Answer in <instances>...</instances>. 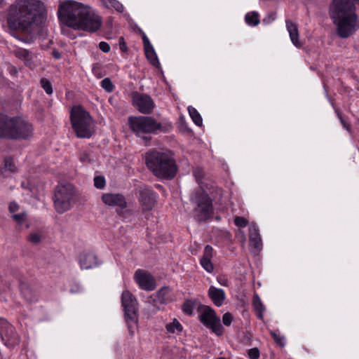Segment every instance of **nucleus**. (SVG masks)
Instances as JSON below:
<instances>
[{
  "label": "nucleus",
  "mask_w": 359,
  "mask_h": 359,
  "mask_svg": "<svg viewBox=\"0 0 359 359\" xmlns=\"http://www.w3.org/2000/svg\"><path fill=\"white\" fill-rule=\"evenodd\" d=\"M48 8L43 0H14L5 11L8 27L33 36L44 26Z\"/></svg>",
  "instance_id": "1"
},
{
  "label": "nucleus",
  "mask_w": 359,
  "mask_h": 359,
  "mask_svg": "<svg viewBox=\"0 0 359 359\" xmlns=\"http://www.w3.org/2000/svg\"><path fill=\"white\" fill-rule=\"evenodd\" d=\"M57 16L62 34L69 35L68 28L89 32L97 31L102 25V18L92 11L90 7L73 0H63L58 3Z\"/></svg>",
  "instance_id": "2"
},
{
  "label": "nucleus",
  "mask_w": 359,
  "mask_h": 359,
  "mask_svg": "<svg viewBox=\"0 0 359 359\" xmlns=\"http://www.w3.org/2000/svg\"><path fill=\"white\" fill-rule=\"evenodd\" d=\"M355 4H359V0H333L330 6V17L341 38L348 37L358 27Z\"/></svg>",
  "instance_id": "3"
},
{
  "label": "nucleus",
  "mask_w": 359,
  "mask_h": 359,
  "mask_svg": "<svg viewBox=\"0 0 359 359\" xmlns=\"http://www.w3.org/2000/svg\"><path fill=\"white\" fill-rule=\"evenodd\" d=\"M145 161L149 170L159 178L172 179L177 173V165L170 151H149L145 154Z\"/></svg>",
  "instance_id": "4"
},
{
  "label": "nucleus",
  "mask_w": 359,
  "mask_h": 359,
  "mask_svg": "<svg viewBox=\"0 0 359 359\" xmlns=\"http://www.w3.org/2000/svg\"><path fill=\"white\" fill-rule=\"evenodd\" d=\"M33 134L32 125L20 118L0 114V137L11 140L27 139Z\"/></svg>",
  "instance_id": "5"
},
{
  "label": "nucleus",
  "mask_w": 359,
  "mask_h": 359,
  "mask_svg": "<svg viewBox=\"0 0 359 359\" xmlns=\"http://www.w3.org/2000/svg\"><path fill=\"white\" fill-rule=\"evenodd\" d=\"M72 128L80 138H89L94 132V121L90 114L81 105L74 106L70 112Z\"/></svg>",
  "instance_id": "6"
},
{
  "label": "nucleus",
  "mask_w": 359,
  "mask_h": 359,
  "mask_svg": "<svg viewBox=\"0 0 359 359\" xmlns=\"http://www.w3.org/2000/svg\"><path fill=\"white\" fill-rule=\"evenodd\" d=\"M194 205L195 217L200 221L210 218L213 213L212 201L208 194L201 188L196 189L190 198Z\"/></svg>",
  "instance_id": "7"
},
{
  "label": "nucleus",
  "mask_w": 359,
  "mask_h": 359,
  "mask_svg": "<svg viewBox=\"0 0 359 359\" xmlns=\"http://www.w3.org/2000/svg\"><path fill=\"white\" fill-rule=\"evenodd\" d=\"M75 189L69 183L57 186L54 196V206L57 212L62 214L69 210L74 202Z\"/></svg>",
  "instance_id": "8"
},
{
  "label": "nucleus",
  "mask_w": 359,
  "mask_h": 359,
  "mask_svg": "<svg viewBox=\"0 0 359 359\" xmlns=\"http://www.w3.org/2000/svg\"><path fill=\"white\" fill-rule=\"evenodd\" d=\"M121 303L124 309L125 319L131 336L135 334L138 322L137 303L135 297L128 291L122 293Z\"/></svg>",
  "instance_id": "9"
},
{
  "label": "nucleus",
  "mask_w": 359,
  "mask_h": 359,
  "mask_svg": "<svg viewBox=\"0 0 359 359\" xmlns=\"http://www.w3.org/2000/svg\"><path fill=\"white\" fill-rule=\"evenodd\" d=\"M128 124L132 131L145 140L146 143L150 140L146 135L154 133L161 128L159 123L148 116L130 117Z\"/></svg>",
  "instance_id": "10"
},
{
  "label": "nucleus",
  "mask_w": 359,
  "mask_h": 359,
  "mask_svg": "<svg viewBox=\"0 0 359 359\" xmlns=\"http://www.w3.org/2000/svg\"><path fill=\"white\" fill-rule=\"evenodd\" d=\"M199 320L212 332L218 336L223 334L224 328L221 320L214 309L208 306H202L199 313Z\"/></svg>",
  "instance_id": "11"
},
{
  "label": "nucleus",
  "mask_w": 359,
  "mask_h": 359,
  "mask_svg": "<svg viewBox=\"0 0 359 359\" xmlns=\"http://www.w3.org/2000/svg\"><path fill=\"white\" fill-rule=\"evenodd\" d=\"M0 337L4 345L13 348L20 343V337L15 327L5 318H0Z\"/></svg>",
  "instance_id": "12"
},
{
  "label": "nucleus",
  "mask_w": 359,
  "mask_h": 359,
  "mask_svg": "<svg viewBox=\"0 0 359 359\" xmlns=\"http://www.w3.org/2000/svg\"><path fill=\"white\" fill-rule=\"evenodd\" d=\"M134 280L142 290L151 291L156 287L154 278L145 270L137 269L134 273Z\"/></svg>",
  "instance_id": "13"
},
{
  "label": "nucleus",
  "mask_w": 359,
  "mask_h": 359,
  "mask_svg": "<svg viewBox=\"0 0 359 359\" xmlns=\"http://www.w3.org/2000/svg\"><path fill=\"white\" fill-rule=\"evenodd\" d=\"M133 102L134 106L142 114L150 113L154 107L151 97L145 94H135L133 97Z\"/></svg>",
  "instance_id": "14"
},
{
  "label": "nucleus",
  "mask_w": 359,
  "mask_h": 359,
  "mask_svg": "<svg viewBox=\"0 0 359 359\" xmlns=\"http://www.w3.org/2000/svg\"><path fill=\"white\" fill-rule=\"evenodd\" d=\"M156 194L150 189L143 187L140 190L139 201L144 211L151 210L156 203Z\"/></svg>",
  "instance_id": "15"
},
{
  "label": "nucleus",
  "mask_w": 359,
  "mask_h": 359,
  "mask_svg": "<svg viewBox=\"0 0 359 359\" xmlns=\"http://www.w3.org/2000/svg\"><path fill=\"white\" fill-rule=\"evenodd\" d=\"M102 201L108 206L116 207L120 209H124L127 207L125 197L120 194H104L102 196Z\"/></svg>",
  "instance_id": "16"
},
{
  "label": "nucleus",
  "mask_w": 359,
  "mask_h": 359,
  "mask_svg": "<svg viewBox=\"0 0 359 359\" xmlns=\"http://www.w3.org/2000/svg\"><path fill=\"white\" fill-rule=\"evenodd\" d=\"M141 36L147 60L153 66L157 67L159 65V61L153 46L150 43L145 33L142 31H141Z\"/></svg>",
  "instance_id": "17"
},
{
  "label": "nucleus",
  "mask_w": 359,
  "mask_h": 359,
  "mask_svg": "<svg viewBox=\"0 0 359 359\" xmlns=\"http://www.w3.org/2000/svg\"><path fill=\"white\" fill-rule=\"evenodd\" d=\"M79 264L82 269H90L97 266L100 263L97 256L92 252H83L79 257Z\"/></svg>",
  "instance_id": "18"
},
{
  "label": "nucleus",
  "mask_w": 359,
  "mask_h": 359,
  "mask_svg": "<svg viewBox=\"0 0 359 359\" xmlns=\"http://www.w3.org/2000/svg\"><path fill=\"white\" fill-rule=\"evenodd\" d=\"M208 295L213 304L217 307L222 306L226 299V294L224 290L212 285L209 287Z\"/></svg>",
  "instance_id": "19"
},
{
  "label": "nucleus",
  "mask_w": 359,
  "mask_h": 359,
  "mask_svg": "<svg viewBox=\"0 0 359 359\" xmlns=\"http://www.w3.org/2000/svg\"><path fill=\"white\" fill-rule=\"evenodd\" d=\"M213 255V248L207 245L205 247L203 255L201 259V265L208 273H212L214 270V266L211 262V259Z\"/></svg>",
  "instance_id": "20"
},
{
  "label": "nucleus",
  "mask_w": 359,
  "mask_h": 359,
  "mask_svg": "<svg viewBox=\"0 0 359 359\" xmlns=\"http://www.w3.org/2000/svg\"><path fill=\"white\" fill-rule=\"evenodd\" d=\"M286 27L292 43L297 48L302 46V43L299 41V32L297 25L290 20H286Z\"/></svg>",
  "instance_id": "21"
},
{
  "label": "nucleus",
  "mask_w": 359,
  "mask_h": 359,
  "mask_svg": "<svg viewBox=\"0 0 359 359\" xmlns=\"http://www.w3.org/2000/svg\"><path fill=\"white\" fill-rule=\"evenodd\" d=\"M14 55L20 60H22L27 66H30L33 62L34 55L26 49L19 48L15 50Z\"/></svg>",
  "instance_id": "22"
},
{
  "label": "nucleus",
  "mask_w": 359,
  "mask_h": 359,
  "mask_svg": "<svg viewBox=\"0 0 359 359\" xmlns=\"http://www.w3.org/2000/svg\"><path fill=\"white\" fill-rule=\"evenodd\" d=\"M249 231L250 243L255 248L259 249L262 245V241L258 228L255 225H251Z\"/></svg>",
  "instance_id": "23"
},
{
  "label": "nucleus",
  "mask_w": 359,
  "mask_h": 359,
  "mask_svg": "<svg viewBox=\"0 0 359 359\" xmlns=\"http://www.w3.org/2000/svg\"><path fill=\"white\" fill-rule=\"evenodd\" d=\"M252 305L257 313V317L259 319L263 320L264 313L266 309L257 294H255L253 296Z\"/></svg>",
  "instance_id": "24"
},
{
  "label": "nucleus",
  "mask_w": 359,
  "mask_h": 359,
  "mask_svg": "<svg viewBox=\"0 0 359 359\" xmlns=\"http://www.w3.org/2000/svg\"><path fill=\"white\" fill-rule=\"evenodd\" d=\"M171 289L169 287H163L161 288L156 293V297L159 302L166 303L171 300L170 293Z\"/></svg>",
  "instance_id": "25"
},
{
  "label": "nucleus",
  "mask_w": 359,
  "mask_h": 359,
  "mask_svg": "<svg viewBox=\"0 0 359 359\" xmlns=\"http://www.w3.org/2000/svg\"><path fill=\"white\" fill-rule=\"evenodd\" d=\"M183 327L177 318H174L172 321L165 325V330L168 333L174 334L182 331Z\"/></svg>",
  "instance_id": "26"
},
{
  "label": "nucleus",
  "mask_w": 359,
  "mask_h": 359,
  "mask_svg": "<svg viewBox=\"0 0 359 359\" xmlns=\"http://www.w3.org/2000/svg\"><path fill=\"white\" fill-rule=\"evenodd\" d=\"M245 22L250 26H257L259 23V15L256 11L248 13L245 16Z\"/></svg>",
  "instance_id": "27"
},
{
  "label": "nucleus",
  "mask_w": 359,
  "mask_h": 359,
  "mask_svg": "<svg viewBox=\"0 0 359 359\" xmlns=\"http://www.w3.org/2000/svg\"><path fill=\"white\" fill-rule=\"evenodd\" d=\"M2 174L6 172H14L16 171V166L13 158L7 157L4 159V167L0 169Z\"/></svg>",
  "instance_id": "28"
},
{
  "label": "nucleus",
  "mask_w": 359,
  "mask_h": 359,
  "mask_svg": "<svg viewBox=\"0 0 359 359\" xmlns=\"http://www.w3.org/2000/svg\"><path fill=\"white\" fill-rule=\"evenodd\" d=\"M188 111L194 123L198 126H201L203 124V119L198 111L191 106L188 107Z\"/></svg>",
  "instance_id": "29"
},
{
  "label": "nucleus",
  "mask_w": 359,
  "mask_h": 359,
  "mask_svg": "<svg viewBox=\"0 0 359 359\" xmlns=\"http://www.w3.org/2000/svg\"><path fill=\"white\" fill-rule=\"evenodd\" d=\"M103 4L107 8H113L116 11L122 13L124 10L123 4L118 0H102Z\"/></svg>",
  "instance_id": "30"
},
{
  "label": "nucleus",
  "mask_w": 359,
  "mask_h": 359,
  "mask_svg": "<svg viewBox=\"0 0 359 359\" xmlns=\"http://www.w3.org/2000/svg\"><path fill=\"white\" fill-rule=\"evenodd\" d=\"M196 306V302L194 300H187L182 305V311L187 315H191Z\"/></svg>",
  "instance_id": "31"
},
{
  "label": "nucleus",
  "mask_w": 359,
  "mask_h": 359,
  "mask_svg": "<svg viewBox=\"0 0 359 359\" xmlns=\"http://www.w3.org/2000/svg\"><path fill=\"white\" fill-rule=\"evenodd\" d=\"M270 333L274 339V341L281 346H284L285 344V337L280 335L276 331H270Z\"/></svg>",
  "instance_id": "32"
},
{
  "label": "nucleus",
  "mask_w": 359,
  "mask_h": 359,
  "mask_svg": "<svg viewBox=\"0 0 359 359\" xmlns=\"http://www.w3.org/2000/svg\"><path fill=\"white\" fill-rule=\"evenodd\" d=\"M41 85L48 95L53 93V88L50 82L46 79H41Z\"/></svg>",
  "instance_id": "33"
},
{
  "label": "nucleus",
  "mask_w": 359,
  "mask_h": 359,
  "mask_svg": "<svg viewBox=\"0 0 359 359\" xmlns=\"http://www.w3.org/2000/svg\"><path fill=\"white\" fill-rule=\"evenodd\" d=\"M101 86L107 92H112L114 86L109 78H105L101 81Z\"/></svg>",
  "instance_id": "34"
},
{
  "label": "nucleus",
  "mask_w": 359,
  "mask_h": 359,
  "mask_svg": "<svg viewBox=\"0 0 359 359\" xmlns=\"http://www.w3.org/2000/svg\"><path fill=\"white\" fill-rule=\"evenodd\" d=\"M105 179L103 176H96L94 178V185L96 188L102 189L105 187Z\"/></svg>",
  "instance_id": "35"
},
{
  "label": "nucleus",
  "mask_w": 359,
  "mask_h": 359,
  "mask_svg": "<svg viewBox=\"0 0 359 359\" xmlns=\"http://www.w3.org/2000/svg\"><path fill=\"white\" fill-rule=\"evenodd\" d=\"M234 224L239 228H244L248 224V220L242 217H236Z\"/></svg>",
  "instance_id": "36"
},
{
  "label": "nucleus",
  "mask_w": 359,
  "mask_h": 359,
  "mask_svg": "<svg viewBox=\"0 0 359 359\" xmlns=\"http://www.w3.org/2000/svg\"><path fill=\"white\" fill-rule=\"evenodd\" d=\"M41 234L40 233H31L28 236L29 242L37 244L41 241Z\"/></svg>",
  "instance_id": "37"
},
{
  "label": "nucleus",
  "mask_w": 359,
  "mask_h": 359,
  "mask_svg": "<svg viewBox=\"0 0 359 359\" xmlns=\"http://www.w3.org/2000/svg\"><path fill=\"white\" fill-rule=\"evenodd\" d=\"M80 161L83 164H88L91 162V156L89 152L82 151L79 157Z\"/></svg>",
  "instance_id": "38"
},
{
  "label": "nucleus",
  "mask_w": 359,
  "mask_h": 359,
  "mask_svg": "<svg viewBox=\"0 0 359 359\" xmlns=\"http://www.w3.org/2000/svg\"><path fill=\"white\" fill-rule=\"evenodd\" d=\"M26 217V212H22L20 214H15L12 215V218L18 224H22L24 221H25Z\"/></svg>",
  "instance_id": "39"
},
{
  "label": "nucleus",
  "mask_w": 359,
  "mask_h": 359,
  "mask_svg": "<svg viewBox=\"0 0 359 359\" xmlns=\"http://www.w3.org/2000/svg\"><path fill=\"white\" fill-rule=\"evenodd\" d=\"M232 320H233V316L230 313L227 312L223 315L222 322L224 325L229 326L231 324Z\"/></svg>",
  "instance_id": "40"
},
{
  "label": "nucleus",
  "mask_w": 359,
  "mask_h": 359,
  "mask_svg": "<svg viewBox=\"0 0 359 359\" xmlns=\"http://www.w3.org/2000/svg\"><path fill=\"white\" fill-rule=\"evenodd\" d=\"M248 355L250 359H258L259 357V351L258 348H253L248 351Z\"/></svg>",
  "instance_id": "41"
},
{
  "label": "nucleus",
  "mask_w": 359,
  "mask_h": 359,
  "mask_svg": "<svg viewBox=\"0 0 359 359\" xmlns=\"http://www.w3.org/2000/svg\"><path fill=\"white\" fill-rule=\"evenodd\" d=\"M99 48L104 53H108L110 50V46L105 41H101L99 43Z\"/></svg>",
  "instance_id": "42"
},
{
  "label": "nucleus",
  "mask_w": 359,
  "mask_h": 359,
  "mask_svg": "<svg viewBox=\"0 0 359 359\" xmlns=\"http://www.w3.org/2000/svg\"><path fill=\"white\" fill-rule=\"evenodd\" d=\"M19 210V205L15 202H11L9 204V211L11 212H15Z\"/></svg>",
  "instance_id": "43"
},
{
  "label": "nucleus",
  "mask_w": 359,
  "mask_h": 359,
  "mask_svg": "<svg viewBox=\"0 0 359 359\" xmlns=\"http://www.w3.org/2000/svg\"><path fill=\"white\" fill-rule=\"evenodd\" d=\"M53 56L57 59L60 58V54L58 51H53Z\"/></svg>",
  "instance_id": "44"
},
{
  "label": "nucleus",
  "mask_w": 359,
  "mask_h": 359,
  "mask_svg": "<svg viewBox=\"0 0 359 359\" xmlns=\"http://www.w3.org/2000/svg\"><path fill=\"white\" fill-rule=\"evenodd\" d=\"M339 118L341 120V122L344 128H346L347 130H348V126L345 123V121L341 118V116H339Z\"/></svg>",
  "instance_id": "45"
},
{
  "label": "nucleus",
  "mask_w": 359,
  "mask_h": 359,
  "mask_svg": "<svg viewBox=\"0 0 359 359\" xmlns=\"http://www.w3.org/2000/svg\"><path fill=\"white\" fill-rule=\"evenodd\" d=\"M4 0H0V8L3 6Z\"/></svg>",
  "instance_id": "46"
},
{
  "label": "nucleus",
  "mask_w": 359,
  "mask_h": 359,
  "mask_svg": "<svg viewBox=\"0 0 359 359\" xmlns=\"http://www.w3.org/2000/svg\"><path fill=\"white\" fill-rule=\"evenodd\" d=\"M123 48H124V45H123L122 46H121V49L123 50Z\"/></svg>",
  "instance_id": "47"
},
{
  "label": "nucleus",
  "mask_w": 359,
  "mask_h": 359,
  "mask_svg": "<svg viewBox=\"0 0 359 359\" xmlns=\"http://www.w3.org/2000/svg\"><path fill=\"white\" fill-rule=\"evenodd\" d=\"M221 284L223 285H226V283L224 282H222V283H221Z\"/></svg>",
  "instance_id": "48"
},
{
  "label": "nucleus",
  "mask_w": 359,
  "mask_h": 359,
  "mask_svg": "<svg viewBox=\"0 0 359 359\" xmlns=\"http://www.w3.org/2000/svg\"><path fill=\"white\" fill-rule=\"evenodd\" d=\"M217 359H226V358H219Z\"/></svg>",
  "instance_id": "49"
}]
</instances>
